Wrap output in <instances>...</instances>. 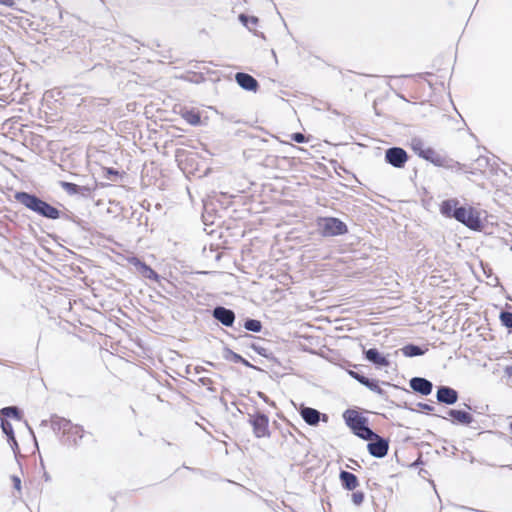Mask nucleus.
<instances>
[{"label":"nucleus","mask_w":512,"mask_h":512,"mask_svg":"<svg viewBox=\"0 0 512 512\" xmlns=\"http://www.w3.org/2000/svg\"><path fill=\"white\" fill-rule=\"evenodd\" d=\"M440 214L454 219L470 230L480 232L484 228L481 212L470 205H461L457 198L445 199L439 206Z\"/></svg>","instance_id":"nucleus-1"},{"label":"nucleus","mask_w":512,"mask_h":512,"mask_svg":"<svg viewBox=\"0 0 512 512\" xmlns=\"http://www.w3.org/2000/svg\"><path fill=\"white\" fill-rule=\"evenodd\" d=\"M14 199L26 209L48 220H57L61 215L59 209L37 194L27 191H16Z\"/></svg>","instance_id":"nucleus-2"},{"label":"nucleus","mask_w":512,"mask_h":512,"mask_svg":"<svg viewBox=\"0 0 512 512\" xmlns=\"http://www.w3.org/2000/svg\"><path fill=\"white\" fill-rule=\"evenodd\" d=\"M343 420L351 432L362 440H369L375 432L369 427V419L355 409H346Z\"/></svg>","instance_id":"nucleus-3"},{"label":"nucleus","mask_w":512,"mask_h":512,"mask_svg":"<svg viewBox=\"0 0 512 512\" xmlns=\"http://www.w3.org/2000/svg\"><path fill=\"white\" fill-rule=\"evenodd\" d=\"M317 228L323 237L343 236L348 233V226L341 219L333 216L318 217Z\"/></svg>","instance_id":"nucleus-4"},{"label":"nucleus","mask_w":512,"mask_h":512,"mask_svg":"<svg viewBox=\"0 0 512 512\" xmlns=\"http://www.w3.org/2000/svg\"><path fill=\"white\" fill-rule=\"evenodd\" d=\"M248 423L251 425L253 435L256 438L270 437L269 417L264 412L256 410L254 413H249Z\"/></svg>","instance_id":"nucleus-5"},{"label":"nucleus","mask_w":512,"mask_h":512,"mask_svg":"<svg viewBox=\"0 0 512 512\" xmlns=\"http://www.w3.org/2000/svg\"><path fill=\"white\" fill-rule=\"evenodd\" d=\"M408 160L409 155L402 147L392 146L387 148L384 152V161L393 168H404Z\"/></svg>","instance_id":"nucleus-6"},{"label":"nucleus","mask_w":512,"mask_h":512,"mask_svg":"<svg viewBox=\"0 0 512 512\" xmlns=\"http://www.w3.org/2000/svg\"><path fill=\"white\" fill-rule=\"evenodd\" d=\"M368 441L367 450L372 457L382 459L388 454L390 444L388 438H384L375 432V435H372Z\"/></svg>","instance_id":"nucleus-7"},{"label":"nucleus","mask_w":512,"mask_h":512,"mask_svg":"<svg viewBox=\"0 0 512 512\" xmlns=\"http://www.w3.org/2000/svg\"><path fill=\"white\" fill-rule=\"evenodd\" d=\"M363 358L376 369L387 368L391 365L388 356L381 353L376 347L366 349L363 347Z\"/></svg>","instance_id":"nucleus-8"},{"label":"nucleus","mask_w":512,"mask_h":512,"mask_svg":"<svg viewBox=\"0 0 512 512\" xmlns=\"http://www.w3.org/2000/svg\"><path fill=\"white\" fill-rule=\"evenodd\" d=\"M128 263L132 265L136 272L143 278L149 279L154 282H159V274L146 262L142 261L139 257L132 256L128 258Z\"/></svg>","instance_id":"nucleus-9"},{"label":"nucleus","mask_w":512,"mask_h":512,"mask_svg":"<svg viewBox=\"0 0 512 512\" xmlns=\"http://www.w3.org/2000/svg\"><path fill=\"white\" fill-rule=\"evenodd\" d=\"M59 186L70 196L79 195L86 199L92 198L93 191L95 190V187L78 185L68 181H59Z\"/></svg>","instance_id":"nucleus-10"},{"label":"nucleus","mask_w":512,"mask_h":512,"mask_svg":"<svg viewBox=\"0 0 512 512\" xmlns=\"http://www.w3.org/2000/svg\"><path fill=\"white\" fill-rule=\"evenodd\" d=\"M448 419L456 426H469L475 422L474 416L464 409L450 408L446 411Z\"/></svg>","instance_id":"nucleus-11"},{"label":"nucleus","mask_w":512,"mask_h":512,"mask_svg":"<svg viewBox=\"0 0 512 512\" xmlns=\"http://www.w3.org/2000/svg\"><path fill=\"white\" fill-rule=\"evenodd\" d=\"M211 315L215 320H217L223 326L229 327V328L233 327L235 320H236L235 312L232 309L226 308L222 305H216L211 310Z\"/></svg>","instance_id":"nucleus-12"},{"label":"nucleus","mask_w":512,"mask_h":512,"mask_svg":"<svg viewBox=\"0 0 512 512\" xmlns=\"http://www.w3.org/2000/svg\"><path fill=\"white\" fill-rule=\"evenodd\" d=\"M436 399L440 404L451 406L458 402L459 393L450 386L440 385L436 390Z\"/></svg>","instance_id":"nucleus-13"},{"label":"nucleus","mask_w":512,"mask_h":512,"mask_svg":"<svg viewBox=\"0 0 512 512\" xmlns=\"http://www.w3.org/2000/svg\"><path fill=\"white\" fill-rule=\"evenodd\" d=\"M50 422L52 430L57 433L69 434L73 430V424L69 419L53 414L50 420H42L40 426H47Z\"/></svg>","instance_id":"nucleus-14"},{"label":"nucleus","mask_w":512,"mask_h":512,"mask_svg":"<svg viewBox=\"0 0 512 512\" xmlns=\"http://www.w3.org/2000/svg\"><path fill=\"white\" fill-rule=\"evenodd\" d=\"M410 388L421 396H428L433 391V383L424 377L415 376L409 380Z\"/></svg>","instance_id":"nucleus-15"},{"label":"nucleus","mask_w":512,"mask_h":512,"mask_svg":"<svg viewBox=\"0 0 512 512\" xmlns=\"http://www.w3.org/2000/svg\"><path fill=\"white\" fill-rule=\"evenodd\" d=\"M300 415H301L302 419L305 421V423H307L310 426H317L319 424L321 418L325 422L328 420V416L326 414L321 413L319 410H317L315 408L306 407V406H303L300 409Z\"/></svg>","instance_id":"nucleus-16"},{"label":"nucleus","mask_w":512,"mask_h":512,"mask_svg":"<svg viewBox=\"0 0 512 512\" xmlns=\"http://www.w3.org/2000/svg\"><path fill=\"white\" fill-rule=\"evenodd\" d=\"M235 81L245 91L257 92L260 88L257 79L245 72H237Z\"/></svg>","instance_id":"nucleus-17"},{"label":"nucleus","mask_w":512,"mask_h":512,"mask_svg":"<svg viewBox=\"0 0 512 512\" xmlns=\"http://www.w3.org/2000/svg\"><path fill=\"white\" fill-rule=\"evenodd\" d=\"M0 421L1 430L7 437V442L9 443L15 457H17V454L20 453V448L15 437L13 426L8 420L0 419Z\"/></svg>","instance_id":"nucleus-18"},{"label":"nucleus","mask_w":512,"mask_h":512,"mask_svg":"<svg viewBox=\"0 0 512 512\" xmlns=\"http://www.w3.org/2000/svg\"><path fill=\"white\" fill-rule=\"evenodd\" d=\"M339 480L342 488L347 491H354L359 486L357 476L346 470H340Z\"/></svg>","instance_id":"nucleus-19"},{"label":"nucleus","mask_w":512,"mask_h":512,"mask_svg":"<svg viewBox=\"0 0 512 512\" xmlns=\"http://www.w3.org/2000/svg\"><path fill=\"white\" fill-rule=\"evenodd\" d=\"M486 168H490L491 169V172L494 173V174H497L498 173V170L502 171L499 166L496 164V162H492L490 158L486 157V156H479L476 160H475V167H472V170L475 172V171H480L482 172L484 169Z\"/></svg>","instance_id":"nucleus-20"},{"label":"nucleus","mask_w":512,"mask_h":512,"mask_svg":"<svg viewBox=\"0 0 512 512\" xmlns=\"http://www.w3.org/2000/svg\"><path fill=\"white\" fill-rule=\"evenodd\" d=\"M447 155L437 152L432 147H427L422 159L436 167H442Z\"/></svg>","instance_id":"nucleus-21"},{"label":"nucleus","mask_w":512,"mask_h":512,"mask_svg":"<svg viewBox=\"0 0 512 512\" xmlns=\"http://www.w3.org/2000/svg\"><path fill=\"white\" fill-rule=\"evenodd\" d=\"M441 168H445V169L451 170L453 172L463 171L466 173L475 174V172L472 170V166L462 164L448 156H446L443 166Z\"/></svg>","instance_id":"nucleus-22"},{"label":"nucleus","mask_w":512,"mask_h":512,"mask_svg":"<svg viewBox=\"0 0 512 512\" xmlns=\"http://www.w3.org/2000/svg\"><path fill=\"white\" fill-rule=\"evenodd\" d=\"M379 384L380 381L378 379L367 377L362 385L365 386L370 391L379 395L384 401H389V396L387 392L384 389H382Z\"/></svg>","instance_id":"nucleus-23"},{"label":"nucleus","mask_w":512,"mask_h":512,"mask_svg":"<svg viewBox=\"0 0 512 512\" xmlns=\"http://www.w3.org/2000/svg\"><path fill=\"white\" fill-rule=\"evenodd\" d=\"M180 115L188 124L192 126H198L201 124L200 113L194 109H189L186 107L181 108Z\"/></svg>","instance_id":"nucleus-24"},{"label":"nucleus","mask_w":512,"mask_h":512,"mask_svg":"<svg viewBox=\"0 0 512 512\" xmlns=\"http://www.w3.org/2000/svg\"><path fill=\"white\" fill-rule=\"evenodd\" d=\"M427 350V348H423L422 346L414 343H408L401 348L402 354L408 358L422 356Z\"/></svg>","instance_id":"nucleus-25"},{"label":"nucleus","mask_w":512,"mask_h":512,"mask_svg":"<svg viewBox=\"0 0 512 512\" xmlns=\"http://www.w3.org/2000/svg\"><path fill=\"white\" fill-rule=\"evenodd\" d=\"M23 417V411L18 406H6L0 409V419L8 420L10 418L20 421Z\"/></svg>","instance_id":"nucleus-26"},{"label":"nucleus","mask_w":512,"mask_h":512,"mask_svg":"<svg viewBox=\"0 0 512 512\" xmlns=\"http://www.w3.org/2000/svg\"><path fill=\"white\" fill-rule=\"evenodd\" d=\"M247 346L249 348H251L252 350H254L258 355L268 359L269 361L279 363L276 356L274 355V353L272 351H270L269 349H267L257 343H254V342L247 344Z\"/></svg>","instance_id":"nucleus-27"},{"label":"nucleus","mask_w":512,"mask_h":512,"mask_svg":"<svg viewBox=\"0 0 512 512\" xmlns=\"http://www.w3.org/2000/svg\"><path fill=\"white\" fill-rule=\"evenodd\" d=\"M249 332L259 333L262 331L263 324L260 320L254 318H245L243 324L240 325Z\"/></svg>","instance_id":"nucleus-28"},{"label":"nucleus","mask_w":512,"mask_h":512,"mask_svg":"<svg viewBox=\"0 0 512 512\" xmlns=\"http://www.w3.org/2000/svg\"><path fill=\"white\" fill-rule=\"evenodd\" d=\"M409 146L419 158L423 157L427 149V147L424 144V141L419 137L411 138Z\"/></svg>","instance_id":"nucleus-29"},{"label":"nucleus","mask_w":512,"mask_h":512,"mask_svg":"<svg viewBox=\"0 0 512 512\" xmlns=\"http://www.w3.org/2000/svg\"><path fill=\"white\" fill-rule=\"evenodd\" d=\"M223 358L228 361V362H232V363H239L240 362H243V357L234 352L232 349H230L229 347L225 346L223 348V354H222Z\"/></svg>","instance_id":"nucleus-30"},{"label":"nucleus","mask_w":512,"mask_h":512,"mask_svg":"<svg viewBox=\"0 0 512 512\" xmlns=\"http://www.w3.org/2000/svg\"><path fill=\"white\" fill-rule=\"evenodd\" d=\"M239 21L243 26H245L247 29L252 31L251 26H255L259 22V18L253 15H247L244 13L239 14L238 16Z\"/></svg>","instance_id":"nucleus-31"},{"label":"nucleus","mask_w":512,"mask_h":512,"mask_svg":"<svg viewBox=\"0 0 512 512\" xmlns=\"http://www.w3.org/2000/svg\"><path fill=\"white\" fill-rule=\"evenodd\" d=\"M501 325L504 326L509 333H512V312L501 311L499 314Z\"/></svg>","instance_id":"nucleus-32"},{"label":"nucleus","mask_w":512,"mask_h":512,"mask_svg":"<svg viewBox=\"0 0 512 512\" xmlns=\"http://www.w3.org/2000/svg\"><path fill=\"white\" fill-rule=\"evenodd\" d=\"M59 214L61 216L58 219H64V220H67V221H71V222L75 223L77 226L83 228L84 221L82 219H80L78 216H76L74 213H72V212H63V211H61L59 209Z\"/></svg>","instance_id":"nucleus-33"},{"label":"nucleus","mask_w":512,"mask_h":512,"mask_svg":"<svg viewBox=\"0 0 512 512\" xmlns=\"http://www.w3.org/2000/svg\"><path fill=\"white\" fill-rule=\"evenodd\" d=\"M103 173L104 178L112 181H115L120 176L119 170L113 167L104 168Z\"/></svg>","instance_id":"nucleus-34"},{"label":"nucleus","mask_w":512,"mask_h":512,"mask_svg":"<svg viewBox=\"0 0 512 512\" xmlns=\"http://www.w3.org/2000/svg\"><path fill=\"white\" fill-rule=\"evenodd\" d=\"M347 374L353 378L354 380H356L358 383H360L361 385L363 384V382L366 380L367 376H365L362 372H358V371H355V370H352V369H348L347 370Z\"/></svg>","instance_id":"nucleus-35"},{"label":"nucleus","mask_w":512,"mask_h":512,"mask_svg":"<svg viewBox=\"0 0 512 512\" xmlns=\"http://www.w3.org/2000/svg\"><path fill=\"white\" fill-rule=\"evenodd\" d=\"M351 497L353 504L356 506H360L364 502L365 494L362 491H354Z\"/></svg>","instance_id":"nucleus-36"},{"label":"nucleus","mask_w":512,"mask_h":512,"mask_svg":"<svg viewBox=\"0 0 512 512\" xmlns=\"http://www.w3.org/2000/svg\"><path fill=\"white\" fill-rule=\"evenodd\" d=\"M10 479L12 481V484H13V488L15 490H17L18 492H21V489H22V481L20 479L19 476L17 475H11L10 476Z\"/></svg>","instance_id":"nucleus-37"},{"label":"nucleus","mask_w":512,"mask_h":512,"mask_svg":"<svg viewBox=\"0 0 512 512\" xmlns=\"http://www.w3.org/2000/svg\"><path fill=\"white\" fill-rule=\"evenodd\" d=\"M290 138L292 141H294L296 143H305L306 142V137L301 132L292 133L290 135Z\"/></svg>","instance_id":"nucleus-38"},{"label":"nucleus","mask_w":512,"mask_h":512,"mask_svg":"<svg viewBox=\"0 0 512 512\" xmlns=\"http://www.w3.org/2000/svg\"><path fill=\"white\" fill-rule=\"evenodd\" d=\"M417 407L427 414L432 413L435 410V407L433 405L424 402H418Z\"/></svg>","instance_id":"nucleus-39"},{"label":"nucleus","mask_w":512,"mask_h":512,"mask_svg":"<svg viewBox=\"0 0 512 512\" xmlns=\"http://www.w3.org/2000/svg\"><path fill=\"white\" fill-rule=\"evenodd\" d=\"M84 429L80 425H73V430L69 433L72 435H75L79 439H82L84 437Z\"/></svg>","instance_id":"nucleus-40"},{"label":"nucleus","mask_w":512,"mask_h":512,"mask_svg":"<svg viewBox=\"0 0 512 512\" xmlns=\"http://www.w3.org/2000/svg\"><path fill=\"white\" fill-rule=\"evenodd\" d=\"M481 266L483 268V272L486 275L487 278H493V281L498 282V278L493 275L492 269L488 265H484L481 262Z\"/></svg>","instance_id":"nucleus-41"},{"label":"nucleus","mask_w":512,"mask_h":512,"mask_svg":"<svg viewBox=\"0 0 512 512\" xmlns=\"http://www.w3.org/2000/svg\"><path fill=\"white\" fill-rule=\"evenodd\" d=\"M390 404H393L397 407H400V408H403V409H406V410H409V411H412V412H417L416 409L412 408L406 401L402 402V403H395L394 401L390 400L388 401Z\"/></svg>","instance_id":"nucleus-42"},{"label":"nucleus","mask_w":512,"mask_h":512,"mask_svg":"<svg viewBox=\"0 0 512 512\" xmlns=\"http://www.w3.org/2000/svg\"><path fill=\"white\" fill-rule=\"evenodd\" d=\"M242 361H243V362H240V364H242V365H244V366H246V367H248V368H251V369H254V370H257V371H263V370H262L261 368H259L258 366H255V365H253L252 363H250V362H249L247 359H245L244 357H243V360H242Z\"/></svg>","instance_id":"nucleus-43"},{"label":"nucleus","mask_w":512,"mask_h":512,"mask_svg":"<svg viewBox=\"0 0 512 512\" xmlns=\"http://www.w3.org/2000/svg\"><path fill=\"white\" fill-rule=\"evenodd\" d=\"M0 5H4L6 7L12 8L15 5L14 0H0Z\"/></svg>","instance_id":"nucleus-44"},{"label":"nucleus","mask_w":512,"mask_h":512,"mask_svg":"<svg viewBox=\"0 0 512 512\" xmlns=\"http://www.w3.org/2000/svg\"><path fill=\"white\" fill-rule=\"evenodd\" d=\"M199 382H201L202 385H208L212 383V380L210 378L203 377L199 379Z\"/></svg>","instance_id":"nucleus-45"},{"label":"nucleus","mask_w":512,"mask_h":512,"mask_svg":"<svg viewBox=\"0 0 512 512\" xmlns=\"http://www.w3.org/2000/svg\"><path fill=\"white\" fill-rule=\"evenodd\" d=\"M505 373L507 376L512 377V365H508L505 367Z\"/></svg>","instance_id":"nucleus-46"},{"label":"nucleus","mask_w":512,"mask_h":512,"mask_svg":"<svg viewBox=\"0 0 512 512\" xmlns=\"http://www.w3.org/2000/svg\"><path fill=\"white\" fill-rule=\"evenodd\" d=\"M258 396L262 398L265 402L268 401V397L263 392H258Z\"/></svg>","instance_id":"nucleus-47"},{"label":"nucleus","mask_w":512,"mask_h":512,"mask_svg":"<svg viewBox=\"0 0 512 512\" xmlns=\"http://www.w3.org/2000/svg\"><path fill=\"white\" fill-rule=\"evenodd\" d=\"M239 338H252V335H250L248 333H244V334L239 335Z\"/></svg>","instance_id":"nucleus-48"},{"label":"nucleus","mask_w":512,"mask_h":512,"mask_svg":"<svg viewBox=\"0 0 512 512\" xmlns=\"http://www.w3.org/2000/svg\"><path fill=\"white\" fill-rule=\"evenodd\" d=\"M204 370H205V369H204L203 367H200V366H196V367H195V371H196V373H201V372H203Z\"/></svg>","instance_id":"nucleus-49"},{"label":"nucleus","mask_w":512,"mask_h":512,"mask_svg":"<svg viewBox=\"0 0 512 512\" xmlns=\"http://www.w3.org/2000/svg\"><path fill=\"white\" fill-rule=\"evenodd\" d=\"M254 34H255L256 36H259V37H261V38L265 39V35H264V33H262V32H255Z\"/></svg>","instance_id":"nucleus-50"},{"label":"nucleus","mask_w":512,"mask_h":512,"mask_svg":"<svg viewBox=\"0 0 512 512\" xmlns=\"http://www.w3.org/2000/svg\"><path fill=\"white\" fill-rule=\"evenodd\" d=\"M382 384H383V385H387V386H392V384H390L389 382H386V381H382ZM393 387H395V388H399V387H398V386H396V385H393Z\"/></svg>","instance_id":"nucleus-51"},{"label":"nucleus","mask_w":512,"mask_h":512,"mask_svg":"<svg viewBox=\"0 0 512 512\" xmlns=\"http://www.w3.org/2000/svg\"><path fill=\"white\" fill-rule=\"evenodd\" d=\"M44 479H45V481L50 480V475L47 472L44 473Z\"/></svg>","instance_id":"nucleus-52"},{"label":"nucleus","mask_w":512,"mask_h":512,"mask_svg":"<svg viewBox=\"0 0 512 512\" xmlns=\"http://www.w3.org/2000/svg\"><path fill=\"white\" fill-rule=\"evenodd\" d=\"M469 411H472V407L469 404L464 403L463 404Z\"/></svg>","instance_id":"nucleus-53"},{"label":"nucleus","mask_w":512,"mask_h":512,"mask_svg":"<svg viewBox=\"0 0 512 512\" xmlns=\"http://www.w3.org/2000/svg\"><path fill=\"white\" fill-rule=\"evenodd\" d=\"M220 258H221V253H217V254L215 255V259H216V260H219Z\"/></svg>","instance_id":"nucleus-54"},{"label":"nucleus","mask_w":512,"mask_h":512,"mask_svg":"<svg viewBox=\"0 0 512 512\" xmlns=\"http://www.w3.org/2000/svg\"><path fill=\"white\" fill-rule=\"evenodd\" d=\"M502 468H509V469H512V467L510 465H502L501 466Z\"/></svg>","instance_id":"nucleus-55"},{"label":"nucleus","mask_w":512,"mask_h":512,"mask_svg":"<svg viewBox=\"0 0 512 512\" xmlns=\"http://www.w3.org/2000/svg\"><path fill=\"white\" fill-rule=\"evenodd\" d=\"M73 445L78 446V441L76 439L73 440Z\"/></svg>","instance_id":"nucleus-56"},{"label":"nucleus","mask_w":512,"mask_h":512,"mask_svg":"<svg viewBox=\"0 0 512 512\" xmlns=\"http://www.w3.org/2000/svg\"><path fill=\"white\" fill-rule=\"evenodd\" d=\"M436 417H441L443 419H448V417H446V416H439V414H436Z\"/></svg>","instance_id":"nucleus-57"},{"label":"nucleus","mask_w":512,"mask_h":512,"mask_svg":"<svg viewBox=\"0 0 512 512\" xmlns=\"http://www.w3.org/2000/svg\"><path fill=\"white\" fill-rule=\"evenodd\" d=\"M509 430H510V432L512 433V421H511V422H510V424H509Z\"/></svg>","instance_id":"nucleus-58"},{"label":"nucleus","mask_w":512,"mask_h":512,"mask_svg":"<svg viewBox=\"0 0 512 512\" xmlns=\"http://www.w3.org/2000/svg\"><path fill=\"white\" fill-rule=\"evenodd\" d=\"M401 390H402L403 392H405V393H409V391H408L407 389H405V388H401Z\"/></svg>","instance_id":"nucleus-59"},{"label":"nucleus","mask_w":512,"mask_h":512,"mask_svg":"<svg viewBox=\"0 0 512 512\" xmlns=\"http://www.w3.org/2000/svg\"><path fill=\"white\" fill-rule=\"evenodd\" d=\"M272 56L276 57V53L274 50H272Z\"/></svg>","instance_id":"nucleus-60"},{"label":"nucleus","mask_w":512,"mask_h":512,"mask_svg":"<svg viewBox=\"0 0 512 512\" xmlns=\"http://www.w3.org/2000/svg\"><path fill=\"white\" fill-rule=\"evenodd\" d=\"M207 363H208L209 365H211V366H214V363H212V362H209V361H208Z\"/></svg>","instance_id":"nucleus-61"}]
</instances>
